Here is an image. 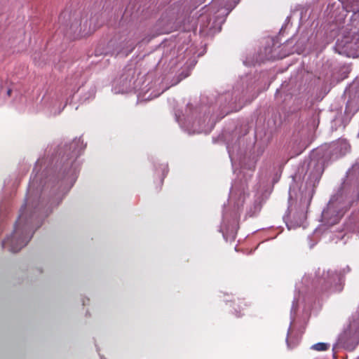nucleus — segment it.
Wrapping results in <instances>:
<instances>
[{
	"instance_id": "1",
	"label": "nucleus",
	"mask_w": 359,
	"mask_h": 359,
	"mask_svg": "<svg viewBox=\"0 0 359 359\" xmlns=\"http://www.w3.org/2000/svg\"><path fill=\"white\" fill-rule=\"evenodd\" d=\"M26 209V205L22 206L13 234L2 241V247L8 248L13 253L20 251L31 238L30 233L33 229L32 222L34 215L31 214L28 216Z\"/></svg>"
},
{
	"instance_id": "2",
	"label": "nucleus",
	"mask_w": 359,
	"mask_h": 359,
	"mask_svg": "<svg viewBox=\"0 0 359 359\" xmlns=\"http://www.w3.org/2000/svg\"><path fill=\"white\" fill-rule=\"evenodd\" d=\"M275 44L273 43L271 46H268L264 48V59L267 60H273L280 58V57L275 53L274 50Z\"/></svg>"
},
{
	"instance_id": "3",
	"label": "nucleus",
	"mask_w": 359,
	"mask_h": 359,
	"mask_svg": "<svg viewBox=\"0 0 359 359\" xmlns=\"http://www.w3.org/2000/svg\"><path fill=\"white\" fill-rule=\"evenodd\" d=\"M330 347V345L326 343L319 342L312 346L311 348L317 351H327Z\"/></svg>"
},
{
	"instance_id": "4",
	"label": "nucleus",
	"mask_w": 359,
	"mask_h": 359,
	"mask_svg": "<svg viewBox=\"0 0 359 359\" xmlns=\"http://www.w3.org/2000/svg\"><path fill=\"white\" fill-rule=\"evenodd\" d=\"M70 29H72V31L74 33H76V32L81 33V22L79 23L78 22H76L72 23L71 25Z\"/></svg>"
},
{
	"instance_id": "5",
	"label": "nucleus",
	"mask_w": 359,
	"mask_h": 359,
	"mask_svg": "<svg viewBox=\"0 0 359 359\" xmlns=\"http://www.w3.org/2000/svg\"><path fill=\"white\" fill-rule=\"evenodd\" d=\"M222 10H224L221 13L222 15H227L231 11L230 9L226 8H222Z\"/></svg>"
},
{
	"instance_id": "6",
	"label": "nucleus",
	"mask_w": 359,
	"mask_h": 359,
	"mask_svg": "<svg viewBox=\"0 0 359 359\" xmlns=\"http://www.w3.org/2000/svg\"><path fill=\"white\" fill-rule=\"evenodd\" d=\"M11 93H12L11 89H8V90H7V95H8V96H11Z\"/></svg>"
}]
</instances>
